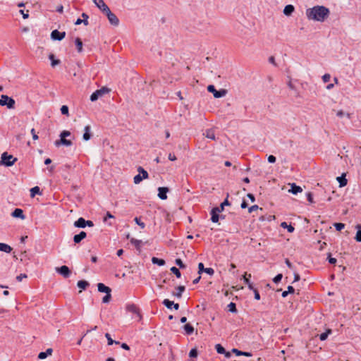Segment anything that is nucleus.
Here are the masks:
<instances>
[{"instance_id":"1","label":"nucleus","mask_w":361,"mask_h":361,"mask_svg":"<svg viewBox=\"0 0 361 361\" xmlns=\"http://www.w3.org/2000/svg\"><path fill=\"white\" fill-rule=\"evenodd\" d=\"M329 10L323 6H316L306 11V16L309 20L324 22L329 16Z\"/></svg>"},{"instance_id":"2","label":"nucleus","mask_w":361,"mask_h":361,"mask_svg":"<svg viewBox=\"0 0 361 361\" xmlns=\"http://www.w3.org/2000/svg\"><path fill=\"white\" fill-rule=\"evenodd\" d=\"M16 161L17 158L14 157L11 154H8V152H5L1 154L0 165L9 167L13 166Z\"/></svg>"},{"instance_id":"3","label":"nucleus","mask_w":361,"mask_h":361,"mask_svg":"<svg viewBox=\"0 0 361 361\" xmlns=\"http://www.w3.org/2000/svg\"><path fill=\"white\" fill-rule=\"evenodd\" d=\"M0 105L6 106L8 109H14L15 100L7 95L2 94L0 98Z\"/></svg>"},{"instance_id":"4","label":"nucleus","mask_w":361,"mask_h":361,"mask_svg":"<svg viewBox=\"0 0 361 361\" xmlns=\"http://www.w3.org/2000/svg\"><path fill=\"white\" fill-rule=\"evenodd\" d=\"M207 90L209 92L212 93L215 98L223 97L227 94L226 90L221 89L219 90H216L215 87L212 85H209L207 86Z\"/></svg>"},{"instance_id":"5","label":"nucleus","mask_w":361,"mask_h":361,"mask_svg":"<svg viewBox=\"0 0 361 361\" xmlns=\"http://www.w3.org/2000/svg\"><path fill=\"white\" fill-rule=\"evenodd\" d=\"M103 13L106 15L111 25L114 26H118L119 25V19L111 12L110 8L107 9L106 11Z\"/></svg>"},{"instance_id":"6","label":"nucleus","mask_w":361,"mask_h":361,"mask_svg":"<svg viewBox=\"0 0 361 361\" xmlns=\"http://www.w3.org/2000/svg\"><path fill=\"white\" fill-rule=\"evenodd\" d=\"M109 92V89L105 87L97 90L91 94L90 100L92 102H95L99 99V97L103 96L105 93H108Z\"/></svg>"},{"instance_id":"7","label":"nucleus","mask_w":361,"mask_h":361,"mask_svg":"<svg viewBox=\"0 0 361 361\" xmlns=\"http://www.w3.org/2000/svg\"><path fill=\"white\" fill-rule=\"evenodd\" d=\"M56 271L64 278H68L71 274L70 269L66 265L56 268Z\"/></svg>"},{"instance_id":"8","label":"nucleus","mask_w":361,"mask_h":361,"mask_svg":"<svg viewBox=\"0 0 361 361\" xmlns=\"http://www.w3.org/2000/svg\"><path fill=\"white\" fill-rule=\"evenodd\" d=\"M66 36L65 32H59L58 30H54L51 33V37L54 40H62Z\"/></svg>"},{"instance_id":"9","label":"nucleus","mask_w":361,"mask_h":361,"mask_svg":"<svg viewBox=\"0 0 361 361\" xmlns=\"http://www.w3.org/2000/svg\"><path fill=\"white\" fill-rule=\"evenodd\" d=\"M202 272H205L207 274L212 276L214 274V270L211 267L204 268L203 263L200 262L198 264V274H201Z\"/></svg>"},{"instance_id":"10","label":"nucleus","mask_w":361,"mask_h":361,"mask_svg":"<svg viewBox=\"0 0 361 361\" xmlns=\"http://www.w3.org/2000/svg\"><path fill=\"white\" fill-rule=\"evenodd\" d=\"M92 1L102 13H104L109 8L104 0H92Z\"/></svg>"},{"instance_id":"11","label":"nucleus","mask_w":361,"mask_h":361,"mask_svg":"<svg viewBox=\"0 0 361 361\" xmlns=\"http://www.w3.org/2000/svg\"><path fill=\"white\" fill-rule=\"evenodd\" d=\"M73 142L70 140H67L65 137L57 140L54 142V145L56 147H59L60 145H65L67 147L71 146Z\"/></svg>"},{"instance_id":"12","label":"nucleus","mask_w":361,"mask_h":361,"mask_svg":"<svg viewBox=\"0 0 361 361\" xmlns=\"http://www.w3.org/2000/svg\"><path fill=\"white\" fill-rule=\"evenodd\" d=\"M126 308L128 312L135 314L140 319L141 318L139 309L135 304H128Z\"/></svg>"},{"instance_id":"13","label":"nucleus","mask_w":361,"mask_h":361,"mask_svg":"<svg viewBox=\"0 0 361 361\" xmlns=\"http://www.w3.org/2000/svg\"><path fill=\"white\" fill-rule=\"evenodd\" d=\"M169 188L166 187H159L158 188V191H159L158 197L162 200H166L167 199L166 193L169 192Z\"/></svg>"},{"instance_id":"14","label":"nucleus","mask_w":361,"mask_h":361,"mask_svg":"<svg viewBox=\"0 0 361 361\" xmlns=\"http://www.w3.org/2000/svg\"><path fill=\"white\" fill-rule=\"evenodd\" d=\"M219 213H220L219 209L217 208H213L211 211V220L213 223H217L219 219Z\"/></svg>"},{"instance_id":"15","label":"nucleus","mask_w":361,"mask_h":361,"mask_svg":"<svg viewBox=\"0 0 361 361\" xmlns=\"http://www.w3.org/2000/svg\"><path fill=\"white\" fill-rule=\"evenodd\" d=\"M87 237V233L85 231H81L80 233L76 234L73 237V241L75 243H80L83 239Z\"/></svg>"},{"instance_id":"16","label":"nucleus","mask_w":361,"mask_h":361,"mask_svg":"<svg viewBox=\"0 0 361 361\" xmlns=\"http://www.w3.org/2000/svg\"><path fill=\"white\" fill-rule=\"evenodd\" d=\"M12 216L15 218H20L21 219H25V216L23 214V211L21 209L16 208L11 214Z\"/></svg>"},{"instance_id":"17","label":"nucleus","mask_w":361,"mask_h":361,"mask_svg":"<svg viewBox=\"0 0 361 361\" xmlns=\"http://www.w3.org/2000/svg\"><path fill=\"white\" fill-rule=\"evenodd\" d=\"M251 278V274H247V273L245 274L243 276V280L247 286L248 288L250 290H254V286L252 285V283L250 281V279Z\"/></svg>"},{"instance_id":"18","label":"nucleus","mask_w":361,"mask_h":361,"mask_svg":"<svg viewBox=\"0 0 361 361\" xmlns=\"http://www.w3.org/2000/svg\"><path fill=\"white\" fill-rule=\"evenodd\" d=\"M97 288H98V291L101 292V293H111V289L109 287L105 286L102 283H99L97 284Z\"/></svg>"},{"instance_id":"19","label":"nucleus","mask_w":361,"mask_h":361,"mask_svg":"<svg viewBox=\"0 0 361 361\" xmlns=\"http://www.w3.org/2000/svg\"><path fill=\"white\" fill-rule=\"evenodd\" d=\"M53 352L52 348H48L45 352H40L38 355L39 360L45 359L48 355H51Z\"/></svg>"},{"instance_id":"20","label":"nucleus","mask_w":361,"mask_h":361,"mask_svg":"<svg viewBox=\"0 0 361 361\" xmlns=\"http://www.w3.org/2000/svg\"><path fill=\"white\" fill-rule=\"evenodd\" d=\"M73 225L76 228H85V219L82 217H80L77 221L74 222Z\"/></svg>"},{"instance_id":"21","label":"nucleus","mask_w":361,"mask_h":361,"mask_svg":"<svg viewBox=\"0 0 361 361\" xmlns=\"http://www.w3.org/2000/svg\"><path fill=\"white\" fill-rule=\"evenodd\" d=\"M90 129L91 128L90 126H86L84 128L85 133L83 134L82 138L85 141L89 140L91 137Z\"/></svg>"},{"instance_id":"22","label":"nucleus","mask_w":361,"mask_h":361,"mask_svg":"<svg viewBox=\"0 0 361 361\" xmlns=\"http://www.w3.org/2000/svg\"><path fill=\"white\" fill-rule=\"evenodd\" d=\"M302 191V189L301 187L297 185L295 183L291 184V188L289 190V192H292L294 195H296L299 192H301Z\"/></svg>"},{"instance_id":"23","label":"nucleus","mask_w":361,"mask_h":361,"mask_svg":"<svg viewBox=\"0 0 361 361\" xmlns=\"http://www.w3.org/2000/svg\"><path fill=\"white\" fill-rule=\"evenodd\" d=\"M204 135H205L206 137H207L210 140H216L215 133H214V130H212V129L206 130L205 133H204Z\"/></svg>"},{"instance_id":"24","label":"nucleus","mask_w":361,"mask_h":361,"mask_svg":"<svg viewBox=\"0 0 361 361\" xmlns=\"http://www.w3.org/2000/svg\"><path fill=\"white\" fill-rule=\"evenodd\" d=\"M294 10V6L293 5L289 4L285 6L283 9V13L286 16H290L293 13Z\"/></svg>"},{"instance_id":"25","label":"nucleus","mask_w":361,"mask_h":361,"mask_svg":"<svg viewBox=\"0 0 361 361\" xmlns=\"http://www.w3.org/2000/svg\"><path fill=\"white\" fill-rule=\"evenodd\" d=\"M12 247L10 245L6 243H0V251L4 252L6 253H10Z\"/></svg>"},{"instance_id":"26","label":"nucleus","mask_w":361,"mask_h":361,"mask_svg":"<svg viewBox=\"0 0 361 361\" xmlns=\"http://www.w3.org/2000/svg\"><path fill=\"white\" fill-rule=\"evenodd\" d=\"M130 243L135 246L138 251H140L141 245L142 244V240L132 238H130Z\"/></svg>"},{"instance_id":"27","label":"nucleus","mask_w":361,"mask_h":361,"mask_svg":"<svg viewBox=\"0 0 361 361\" xmlns=\"http://www.w3.org/2000/svg\"><path fill=\"white\" fill-rule=\"evenodd\" d=\"M177 292L173 293V295L177 298H181L183 293L185 291V288L184 286H179L176 288Z\"/></svg>"},{"instance_id":"28","label":"nucleus","mask_w":361,"mask_h":361,"mask_svg":"<svg viewBox=\"0 0 361 361\" xmlns=\"http://www.w3.org/2000/svg\"><path fill=\"white\" fill-rule=\"evenodd\" d=\"M357 233L355 239L357 242H361V224H357L355 226Z\"/></svg>"},{"instance_id":"29","label":"nucleus","mask_w":361,"mask_h":361,"mask_svg":"<svg viewBox=\"0 0 361 361\" xmlns=\"http://www.w3.org/2000/svg\"><path fill=\"white\" fill-rule=\"evenodd\" d=\"M152 262L154 264H157L158 266H164L165 264V261L162 259H159L155 257L152 258Z\"/></svg>"},{"instance_id":"30","label":"nucleus","mask_w":361,"mask_h":361,"mask_svg":"<svg viewBox=\"0 0 361 361\" xmlns=\"http://www.w3.org/2000/svg\"><path fill=\"white\" fill-rule=\"evenodd\" d=\"M183 329L188 335H190L194 332V328L190 324H186Z\"/></svg>"},{"instance_id":"31","label":"nucleus","mask_w":361,"mask_h":361,"mask_svg":"<svg viewBox=\"0 0 361 361\" xmlns=\"http://www.w3.org/2000/svg\"><path fill=\"white\" fill-rule=\"evenodd\" d=\"M337 180L339 183L340 187L345 186L348 183L347 179L345 178L344 175L337 177Z\"/></svg>"},{"instance_id":"32","label":"nucleus","mask_w":361,"mask_h":361,"mask_svg":"<svg viewBox=\"0 0 361 361\" xmlns=\"http://www.w3.org/2000/svg\"><path fill=\"white\" fill-rule=\"evenodd\" d=\"M75 46L77 47V50L79 53L82 52V40L79 38V37H77L75 40Z\"/></svg>"},{"instance_id":"33","label":"nucleus","mask_w":361,"mask_h":361,"mask_svg":"<svg viewBox=\"0 0 361 361\" xmlns=\"http://www.w3.org/2000/svg\"><path fill=\"white\" fill-rule=\"evenodd\" d=\"M36 195H41L40 189L38 186L33 187L30 189V196L34 197Z\"/></svg>"},{"instance_id":"34","label":"nucleus","mask_w":361,"mask_h":361,"mask_svg":"<svg viewBox=\"0 0 361 361\" xmlns=\"http://www.w3.org/2000/svg\"><path fill=\"white\" fill-rule=\"evenodd\" d=\"M89 285H90L89 283L85 280L79 281H78V283H77L78 287L82 290H85Z\"/></svg>"},{"instance_id":"35","label":"nucleus","mask_w":361,"mask_h":361,"mask_svg":"<svg viewBox=\"0 0 361 361\" xmlns=\"http://www.w3.org/2000/svg\"><path fill=\"white\" fill-rule=\"evenodd\" d=\"M281 226L283 228H287V230L289 233H292L295 230V228L292 225H290V224L288 225L286 222H282L281 224Z\"/></svg>"},{"instance_id":"36","label":"nucleus","mask_w":361,"mask_h":361,"mask_svg":"<svg viewBox=\"0 0 361 361\" xmlns=\"http://www.w3.org/2000/svg\"><path fill=\"white\" fill-rule=\"evenodd\" d=\"M139 174H142V177L145 179H147L149 176L148 173L147 171H145L142 166H139L137 169Z\"/></svg>"},{"instance_id":"37","label":"nucleus","mask_w":361,"mask_h":361,"mask_svg":"<svg viewBox=\"0 0 361 361\" xmlns=\"http://www.w3.org/2000/svg\"><path fill=\"white\" fill-rule=\"evenodd\" d=\"M228 310L232 313H236L237 312V309H236V305H235V303L231 302H230L228 306Z\"/></svg>"},{"instance_id":"38","label":"nucleus","mask_w":361,"mask_h":361,"mask_svg":"<svg viewBox=\"0 0 361 361\" xmlns=\"http://www.w3.org/2000/svg\"><path fill=\"white\" fill-rule=\"evenodd\" d=\"M105 337H106V339H107L108 345H112V344H114V343H115V344H119V342H118V341H114V340L111 338V336H110V334H109V333H106V334H105Z\"/></svg>"},{"instance_id":"39","label":"nucleus","mask_w":361,"mask_h":361,"mask_svg":"<svg viewBox=\"0 0 361 361\" xmlns=\"http://www.w3.org/2000/svg\"><path fill=\"white\" fill-rule=\"evenodd\" d=\"M230 205V202L226 198L221 204L220 207H216V208L219 209V212H221L224 209L225 206Z\"/></svg>"},{"instance_id":"40","label":"nucleus","mask_w":361,"mask_h":361,"mask_svg":"<svg viewBox=\"0 0 361 361\" xmlns=\"http://www.w3.org/2000/svg\"><path fill=\"white\" fill-rule=\"evenodd\" d=\"M170 270L173 274H174L176 275V276L177 278L181 277V273H180V270L178 268H176V267H172Z\"/></svg>"},{"instance_id":"41","label":"nucleus","mask_w":361,"mask_h":361,"mask_svg":"<svg viewBox=\"0 0 361 361\" xmlns=\"http://www.w3.org/2000/svg\"><path fill=\"white\" fill-rule=\"evenodd\" d=\"M49 58L51 61V66H55L56 65H59L60 63V62H61L60 60L55 59H54V56L52 54L49 55Z\"/></svg>"},{"instance_id":"42","label":"nucleus","mask_w":361,"mask_h":361,"mask_svg":"<svg viewBox=\"0 0 361 361\" xmlns=\"http://www.w3.org/2000/svg\"><path fill=\"white\" fill-rule=\"evenodd\" d=\"M215 348L216 350V352L219 353V354H224V353H226V350L225 348L221 345V344H216L215 345Z\"/></svg>"},{"instance_id":"43","label":"nucleus","mask_w":361,"mask_h":361,"mask_svg":"<svg viewBox=\"0 0 361 361\" xmlns=\"http://www.w3.org/2000/svg\"><path fill=\"white\" fill-rule=\"evenodd\" d=\"M167 308L171 309L174 302L169 300V299H164L162 302Z\"/></svg>"},{"instance_id":"44","label":"nucleus","mask_w":361,"mask_h":361,"mask_svg":"<svg viewBox=\"0 0 361 361\" xmlns=\"http://www.w3.org/2000/svg\"><path fill=\"white\" fill-rule=\"evenodd\" d=\"M331 330L329 329L326 332H324V333L321 334L319 335V339L321 341H325L327 338L329 334H331Z\"/></svg>"},{"instance_id":"45","label":"nucleus","mask_w":361,"mask_h":361,"mask_svg":"<svg viewBox=\"0 0 361 361\" xmlns=\"http://www.w3.org/2000/svg\"><path fill=\"white\" fill-rule=\"evenodd\" d=\"M334 226L336 230L338 231H341L345 227V224L343 223H335L334 224Z\"/></svg>"},{"instance_id":"46","label":"nucleus","mask_w":361,"mask_h":361,"mask_svg":"<svg viewBox=\"0 0 361 361\" xmlns=\"http://www.w3.org/2000/svg\"><path fill=\"white\" fill-rule=\"evenodd\" d=\"M175 263L177 266H178L180 269H185L186 267L185 264H183V261L180 259H176L175 260Z\"/></svg>"},{"instance_id":"47","label":"nucleus","mask_w":361,"mask_h":361,"mask_svg":"<svg viewBox=\"0 0 361 361\" xmlns=\"http://www.w3.org/2000/svg\"><path fill=\"white\" fill-rule=\"evenodd\" d=\"M61 112L63 115L68 116V107L66 105H63L61 108Z\"/></svg>"},{"instance_id":"48","label":"nucleus","mask_w":361,"mask_h":361,"mask_svg":"<svg viewBox=\"0 0 361 361\" xmlns=\"http://www.w3.org/2000/svg\"><path fill=\"white\" fill-rule=\"evenodd\" d=\"M144 178L142 177V176L140 174H137L136 175L134 178H133V180H134V183L135 184H138L140 183Z\"/></svg>"},{"instance_id":"49","label":"nucleus","mask_w":361,"mask_h":361,"mask_svg":"<svg viewBox=\"0 0 361 361\" xmlns=\"http://www.w3.org/2000/svg\"><path fill=\"white\" fill-rule=\"evenodd\" d=\"M111 298V293H106V295L102 298V302L104 303H108Z\"/></svg>"},{"instance_id":"50","label":"nucleus","mask_w":361,"mask_h":361,"mask_svg":"<svg viewBox=\"0 0 361 361\" xmlns=\"http://www.w3.org/2000/svg\"><path fill=\"white\" fill-rule=\"evenodd\" d=\"M134 221L135 223L141 227V228H144L145 227V224L144 222L140 221V219L138 217H135Z\"/></svg>"},{"instance_id":"51","label":"nucleus","mask_w":361,"mask_h":361,"mask_svg":"<svg viewBox=\"0 0 361 361\" xmlns=\"http://www.w3.org/2000/svg\"><path fill=\"white\" fill-rule=\"evenodd\" d=\"M198 355L197 350L196 348H192L190 350L189 353V356L190 357H196Z\"/></svg>"},{"instance_id":"52","label":"nucleus","mask_w":361,"mask_h":361,"mask_svg":"<svg viewBox=\"0 0 361 361\" xmlns=\"http://www.w3.org/2000/svg\"><path fill=\"white\" fill-rule=\"evenodd\" d=\"M283 278V275L282 274H277L274 279H273V281L275 283H279L281 279Z\"/></svg>"},{"instance_id":"53","label":"nucleus","mask_w":361,"mask_h":361,"mask_svg":"<svg viewBox=\"0 0 361 361\" xmlns=\"http://www.w3.org/2000/svg\"><path fill=\"white\" fill-rule=\"evenodd\" d=\"M82 17L83 18V19H82V23H83L85 25H88V18H89L88 15H87L85 13H82Z\"/></svg>"},{"instance_id":"54","label":"nucleus","mask_w":361,"mask_h":361,"mask_svg":"<svg viewBox=\"0 0 361 361\" xmlns=\"http://www.w3.org/2000/svg\"><path fill=\"white\" fill-rule=\"evenodd\" d=\"M71 135V132L68 131V130H63L61 133H60V137L61 138H63V137H68Z\"/></svg>"},{"instance_id":"55","label":"nucleus","mask_w":361,"mask_h":361,"mask_svg":"<svg viewBox=\"0 0 361 361\" xmlns=\"http://www.w3.org/2000/svg\"><path fill=\"white\" fill-rule=\"evenodd\" d=\"M331 79V75L329 73H326L322 76V80L324 82H328Z\"/></svg>"},{"instance_id":"56","label":"nucleus","mask_w":361,"mask_h":361,"mask_svg":"<svg viewBox=\"0 0 361 361\" xmlns=\"http://www.w3.org/2000/svg\"><path fill=\"white\" fill-rule=\"evenodd\" d=\"M259 209V207L257 204L252 205L248 208V212L252 213Z\"/></svg>"},{"instance_id":"57","label":"nucleus","mask_w":361,"mask_h":361,"mask_svg":"<svg viewBox=\"0 0 361 361\" xmlns=\"http://www.w3.org/2000/svg\"><path fill=\"white\" fill-rule=\"evenodd\" d=\"M252 290L254 292L255 299L257 300H260V295L259 293V291L255 288H254V290Z\"/></svg>"},{"instance_id":"58","label":"nucleus","mask_w":361,"mask_h":361,"mask_svg":"<svg viewBox=\"0 0 361 361\" xmlns=\"http://www.w3.org/2000/svg\"><path fill=\"white\" fill-rule=\"evenodd\" d=\"M27 276L25 274H20L16 277L18 281H21L23 279H26Z\"/></svg>"},{"instance_id":"59","label":"nucleus","mask_w":361,"mask_h":361,"mask_svg":"<svg viewBox=\"0 0 361 361\" xmlns=\"http://www.w3.org/2000/svg\"><path fill=\"white\" fill-rule=\"evenodd\" d=\"M276 157L274 155H269L268 157V161L269 163L274 164V163L276 162Z\"/></svg>"},{"instance_id":"60","label":"nucleus","mask_w":361,"mask_h":361,"mask_svg":"<svg viewBox=\"0 0 361 361\" xmlns=\"http://www.w3.org/2000/svg\"><path fill=\"white\" fill-rule=\"evenodd\" d=\"M329 262L331 264H334L336 263V259L334 257H331L330 255L328 257Z\"/></svg>"},{"instance_id":"61","label":"nucleus","mask_w":361,"mask_h":361,"mask_svg":"<svg viewBox=\"0 0 361 361\" xmlns=\"http://www.w3.org/2000/svg\"><path fill=\"white\" fill-rule=\"evenodd\" d=\"M31 134L32 135L33 140H36L38 139V135L36 134L35 130L34 128L31 130Z\"/></svg>"},{"instance_id":"62","label":"nucleus","mask_w":361,"mask_h":361,"mask_svg":"<svg viewBox=\"0 0 361 361\" xmlns=\"http://www.w3.org/2000/svg\"><path fill=\"white\" fill-rule=\"evenodd\" d=\"M20 13L23 15L24 19H27L29 17L28 11L25 13L23 10H20Z\"/></svg>"},{"instance_id":"63","label":"nucleus","mask_w":361,"mask_h":361,"mask_svg":"<svg viewBox=\"0 0 361 361\" xmlns=\"http://www.w3.org/2000/svg\"><path fill=\"white\" fill-rule=\"evenodd\" d=\"M307 200L310 202V203H312L313 202V195L311 192H308L307 194Z\"/></svg>"},{"instance_id":"64","label":"nucleus","mask_w":361,"mask_h":361,"mask_svg":"<svg viewBox=\"0 0 361 361\" xmlns=\"http://www.w3.org/2000/svg\"><path fill=\"white\" fill-rule=\"evenodd\" d=\"M232 352H233V353H235L236 355H243V351L235 349V348H233V349L232 350Z\"/></svg>"}]
</instances>
